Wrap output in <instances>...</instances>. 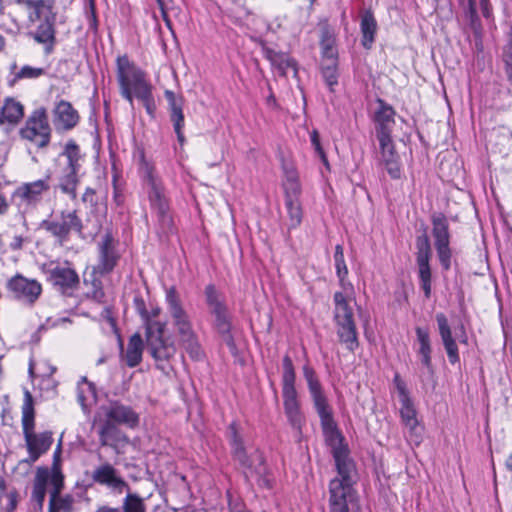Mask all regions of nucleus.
I'll return each instance as SVG.
<instances>
[{
  "instance_id": "nucleus-25",
  "label": "nucleus",
  "mask_w": 512,
  "mask_h": 512,
  "mask_svg": "<svg viewBox=\"0 0 512 512\" xmlns=\"http://www.w3.org/2000/svg\"><path fill=\"white\" fill-rule=\"evenodd\" d=\"M436 322L438 326V332L442 341V344L447 353L449 362L451 364H456L459 362V352L458 346L455 338L452 336V330L448 319L445 314L437 313L436 314Z\"/></svg>"
},
{
  "instance_id": "nucleus-36",
  "label": "nucleus",
  "mask_w": 512,
  "mask_h": 512,
  "mask_svg": "<svg viewBox=\"0 0 512 512\" xmlns=\"http://www.w3.org/2000/svg\"><path fill=\"white\" fill-rule=\"evenodd\" d=\"M416 336L419 343L418 354L421 356L422 364L430 371H433L431 361V342L429 332L421 327L416 328Z\"/></svg>"
},
{
  "instance_id": "nucleus-52",
  "label": "nucleus",
  "mask_w": 512,
  "mask_h": 512,
  "mask_svg": "<svg viewBox=\"0 0 512 512\" xmlns=\"http://www.w3.org/2000/svg\"><path fill=\"white\" fill-rule=\"evenodd\" d=\"M311 143L313 145V147L315 148L316 152L320 155V157L322 158V160L324 162H326V157H325V154H324V151L321 147V144H320V138H319V134L316 130H314L312 133H311Z\"/></svg>"
},
{
  "instance_id": "nucleus-57",
  "label": "nucleus",
  "mask_w": 512,
  "mask_h": 512,
  "mask_svg": "<svg viewBox=\"0 0 512 512\" xmlns=\"http://www.w3.org/2000/svg\"><path fill=\"white\" fill-rule=\"evenodd\" d=\"M9 209V204L6 200V198L0 194V215H4L7 213Z\"/></svg>"
},
{
  "instance_id": "nucleus-34",
  "label": "nucleus",
  "mask_w": 512,
  "mask_h": 512,
  "mask_svg": "<svg viewBox=\"0 0 512 512\" xmlns=\"http://www.w3.org/2000/svg\"><path fill=\"white\" fill-rule=\"evenodd\" d=\"M361 33H362V45L366 49H370L377 31V22L370 10L364 12L361 17Z\"/></svg>"
},
{
  "instance_id": "nucleus-35",
  "label": "nucleus",
  "mask_w": 512,
  "mask_h": 512,
  "mask_svg": "<svg viewBox=\"0 0 512 512\" xmlns=\"http://www.w3.org/2000/svg\"><path fill=\"white\" fill-rule=\"evenodd\" d=\"M144 343L139 333L133 334L128 342L125 360L127 366L136 367L142 361Z\"/></svg>"
},
{
  "instance_id": "nucleus-16",
  "label": "nucleus",
  "mask_w": 512,
  "mask_h": 512,
  "mask_svg": "<svg viewBox=\"0 0 512 512\" xmlns=\"http://www.w3.org/2000/svg\"><path fill=\"white\" fill-rule=\"evenodd\" d=\"M416 264L418 268V277L420 286L424 292L425 297L428 299L431 296L432 287V272L430 266V259L432 250L429 237L424 231L416 238Z\"/></svg>"
},
{
  "instance_id": "nucleus-33",
  "label": "nucleus",
  "mask_w": 512,
  "mask_h": 512,
  "mask_svg": "<svg viewBox=\"0 0 512 512\" xmlns=\"http://www.w3.org/2000/svg\"><path fill=\"white\" fill-rule=\"evenodd\" d=\"M283 189L285 196H300L301 184L299 182L298 172L292 164L283 163Z\"/></svg>"
},
{
  "instance_id": "nucleus-38",
  "label": "nucleus",
  "mask_w": 512,
  "mask_h": 512,
  "mask_svg": "<svg viewBox=\"0 0 512 512\" xmlns=\"http://www.w3.org/2000/svg\"><path fill=\"white\" fill-rule=\"evenodd\" d=\"M23 106L14 99H7L1 108L0 122L17 123L23 117Z\"/></svg>"
},
{
  "instance_id": "nucleus-10",
  "label": "nucleus",
  "mask_w": 512,
  "mask_h": 512,
  "mask_svg": "<svg viewBox=\"0 0 512 512\" xmlns=\"http://www.w3.org/2000/svg\"><path fill=\"white\" fill-rule=\"evenodd\" d=\"M206 303L210 313L214 316V327L222 336L223 341L231 351L236 349V345L231 335V316L224 302L223 296L216 290L215 286L209 284L205 288Z\"/></svg>"
},
{
  "instance_id": "nucleus-64",
  "label": "nucleus",
  "mask_w": 512,
  "mask_h": 512,
  "mask_svg": "<svg viewBox=\"0 0 512 512\" xmlns=\"http://www.w3.org/2000/svg\"><path fill=\"white\" fill-rule=\"evenodd\" d=\"M4 162H5V158L3 155L0 154V167L3 166Z\"/></svg>"
},
{
  "instance_id": "nucleus-50",
  "label": "nucleus",
  "mask_w": 512,
  "mask_h": 512,
  "mask_svg": "<svg viewBox=\"0 0 512 512\" xmlns=\"http://www.w3.org/2000/svg\"><path fill=\"white\" fill-rule=\"evenodd\" d=\"M97 274H93V279L91 280V285L93 290L89 293V295L97 302H102L105 293L102 288V283L99 279L96 278Z\"/></svg>"
},
{
  "instance_id": "nucleus-12",
  "label": "nucleus",
  "mask_w": 512,
  "mask_h": 512,
  "mask_svg": "<svg viewBox=\"0 0 512 512\" xmlns=\"http://www.w3.org/2000/svg\"><path fill=\"white\" fill-rule=\"evenodd\" d=\"M165 327L166 324L160 322L149 324L145 329L147 349L157 362L169 360L176 352L173 340L164 335Z\"/></svg>"
},
{
  "instance_id": "nucleus-7",
  "label": "nucleus",
  "mask_w": 512,
  "mask_h": 512,
  "mask_svg": "<svg viewBox=\"0 0 512 512\" xmlns=\"http://www.w3.org/2000/svg\"><path fill=\"white\" fill-rule=\"evenodd\" d=\"M116 75L121 96L133 107L134 94L151 85L143 70L129 60L127 55L116 59Z\"/></svg>"
},
{
  "instance_id": "nucleus-15",
  "label": "nucleus",
  "mask_w": 512,
  "mask_h": 512,
  "mask_svg": "<svg viewBox=\"0 0 512 512\" xmlns=\"http://www.w3.org/2000/svg\"><path fill=\"white\" fill-rule=\"evenodd\" d=\"M43 269L48 281L62 293L74 290L79 285V276L68 261H52L45 264Z\"/></svg>"
},
{
  "instance_id": "nucleus-4",
  "label": "nucleus",
  "mask_w": 512,
  "mask_h": 512,
  "mask_svg": "<svg viewBox=\"0 0 512 512\" xmlns=\"http://www.w3.org/2000/svg\"><path fill=\"white\" fill-rule=\"evenodd\" d=\"M139 171L148 186L150 206L157 216L159 227L163 233L169 232L173 226L169 204L161 182L154 173V167L146 160L143 152L140 153Z\"/></svg>"
},
{
  "instance_id": "nucleus-26",
  "label": "nucleus",
  "mask_w": 512,
  "mask_h": 512,
  "mask_svg": "<svg viewBox=\"0 0 512 512\" xmlns=\"http://www.w3.org/2000/svg\"><path fill=\"white\" fill-rule=\"evenodd\" d=\"M377 104L378 108L374 113L375 135L376 137L391 135L395 126V111L382 99H378Z\"/></svg>"
},
{
  "instance_id": "nucleus-47",
  "label": "nucleus",
  "mask_w": 512,
  "mask_h": 512,
  "mask_svg": "<svg viewBox=\"0 0 512 512\" xmlns=\"http://www.w3.org/2000/svg\"><path fill=\"white\" fill-rule=\"evenodd\" d=\"M133 303H134V307H135L136 311L141 316V319L143 321L145 329H147L149 324L160 323V321L151 320L150 314L146 309L145 302L142 297H140V296L134 297Z\"/></svg>"
},
{
  "instance_id": "nucleus-41",
  "label": "nucleus",
  "mask_w": 512,
  "mask_h": 512,
  "mask_svg": "<svg viewBox=\"0 0 512 512\" xmlns=\"http://www.w3.org/2000/svg\"><path fill=\"white\" fill-rule=\"evenodd\" d=\"M78 171L66 170L65 175H63L60 180L58 187L59 189L69 195L72 200L77 198V185H78Z\"/></svg>"
},
{
  "instance_id": "nucleus-55",
  "label": "nucleus",
  "mask_w": 512,
  "mask_h": 512,
  "mask_svg": "<svg viewBox=\"0 0 512 512\" xmlns=\"http://www.w3.org/2000/svg\"><path fill=\"white\" fill-rule=\"evenodd\" d=\"M174 130L177 135L178 141L183 144L185 141L184 135L182 133V128L184 127V122H179V125H177V122H173Z\"/></svg>"
},
{
  "instance_id": "nucleus-13",
  "label": "nucleus",
  "mask_w": 512,
  "mask_h": 512,
  "mask_svg": "<svg viewBox=\"0 0 512 512\" xmlns=\"http://www.w3.org/2000/svg\"><path fill=\"white\" fill-rule=\"evenodd\" d=\"M432 235L434 245L438 254L440 264L444 270L451 267L452 252L450 249L449 222L443 213H433L431 215Z\"/></svg>"
},
{
  "instance_id": "nucleus-30",
  "label": "nucleus",
  "mask_w": 512,
  "mask_h": 512,
  "mask_svg": "<svg viewBox=\"0 0 512 512\" xmlns=\"http://www.w3.org/2000/svg\"><path fill=\"white\" fill-rule=\"evenodd\" d=\"M126 492V496L122 501V507H111L102 505L95 512H146L144 499L137 493H132L130 489Z\"/></svg>"
},
{
  "instance_id": "nucleus-31",
  "label": "nucleus",
  "mask_w": 512,
  "mask_h": 512,
  "mask_svg": "<svg viewBox=\"0 0 512 512\" xmlns=\"http://www.w3.org/2000/svg\"><path fill=\"white\" fill-rule=\"evenodd\" d=\"M265 57L275 66L282 76H286L291 69L293 74H297L296 61L286 53L277 52L270 48H264Z\"/></svg>"
},
{
  "instance_id": "nucleus-3",
  "label": "nucleus",
  "mask_w": 512,
  "mask_h": 512,
  "mask_svg": "<svg viewBox=\"0 0 512 512\" xmlns=\"http://www.w3.org/2000/svg\"><path fill=\"white\" fill-rule=\"evenodd\" d=\"M27 14L28 25L35 28L32 33L36 42L46 45L50 52L55 42L56 12L54 0H14Z\"/></svg>"
},
{
  "instance_id": "nucleus-9",
  "label": "nucleus",
  "mask_w": 512,
  "mask_h": 512,
  "mask_svg": "<svg viewBox=\"0 0 512 512\" xmlns=\"http://www.w3.org/2000/svg\"><path fill=\"white\" fill-rule=\"evenodd\" d=\"M282 368V395L285 414L292 427L300 430L302 414L300 412L297 391L295 388L296 375L293 362L288 355L283 357Z\"/></svg>"
},
{
  "instance_id": "nucleus-46",
  "label": "nucleus",
  "mask_w": 512,
  "mask_h": 512,
  "mask_svg": "<svg viewBox=\"0 0 512 512\" xmlns=\"http://www.w3.org/2000/svg\"><path fill=\"white\" fill-rule=\"evenodd\" d=\"M503 61L505 63L507 77L512 81V23L508 35V42L503 50Z\"/></svg>"
},
{
  "instance_id": "nucleus-18",
  "label": "nucleus",
  "mask_w": 512,
  "mask_h": 512,
  "mask_svg": "<svg viewBox=\"0 0 512 512\" xmlns=\"http://www.w3.org/2000/svg\"><path fill=\"white\" fill-rule=\"evenodd\" d=\"M105 419L115 425H123L130 429H135L139 426V414L128 405L120 401H112L109 405L102 408Z\"/></svg>"
},
{
  "instance_id": "nucleus-14",
  "label": "nucleus",
  "mask_w": 512,
  "mask_h": 512,
  "mask_svg": "<svg viewBox=\"0 0 512 512\" xmlns=\"http://www.w3.org/2000/svg\"><path fill=\"white\" fill-rule=\"evenodd\" d=\"M303 375L307 382L315 409L321 419L322 426L324 428H332L334 424L332 410L327 402L326 396L323 393L322 386L314 369L309 365H305L303 367Z\"/></svg>"
},
{
  "instance_id": "nucleus-54",
  "label": "nucleus",
  "mask_w": 512,
  "mask_h": 512,
  "mask_svg": "<svg viewBox=\"0 0 512 512\" xmlns=\"http://www.w3.org/2000/svg\"><path fill=\"white\" fill-rule=\"evenodd\" d=\"M25 242V238L22 235H15L9 245L10 249L13 251L20 250L23 247Z\"/></svg>"
},
{
  "instance_id": "nucleus-61",
  "label": "nucleus",
  "mask_w": 512,
  "mask_h": 512,
  "mask_svg": "<svg viewBox=\"0 0 512 512\" xmlns=\"http://www.w3.org/2000/svg\"><path fill=\"white\" fill-rule=\"evenodd\" d=\"M10 504H11V508L14 509L16 506V501H15V498L13 495H11V497H10Z\"/></svg>"
},
{
  "instance_id": "nucleus-45",
  "label": "nucleus",
  "mask_w": 512,
  "mask_h": 512,
  "mask_svg": "<svg viewBox=\"0 0 512 512\" xmlns=\"http://www.w3.org/2000/svg\"><path fill=\"white\" fill-rule=\"evenodd\" d=\"M134 96L143 103L146 112L150 116H153L156 109V105L152 94V86H147L146 88L135 93Z\"/></svg>"
},
{
  "instance_id": "nucleus-2",
  "label": "nucleus",
  "mask_w": 512,
  "mask_h": 512,
  "mask_svg": "<svg viewBox=\"0 0 512 512\" xmlns=\"http://www.w3.org/2000/svg\"><path fill=\"white\" fill-rule=\"evenodd\" d=\"M35 412L32 394L29 390L24 391V401L22 405V429L25 445L28 451V457L20 460L17 468H24L29 471L32 465L38 459L47 453L53 444L52 432L44 431L36 433Z\"/></svg>"
},
{
  "instance_id": "nucleus-8",
  "label": "nucleus",
  "mask_w": 512,
  "mask_h": 512,
  "mask_svg": "<svg viewBox=\"0 0 512 512\" xmlns=\"http://www.w3.org/2000/svg\"><path fill=\"white\" fill-rule=\"evenodd\" d=\"M40 228L55 239V243L63 246L70 239L72 232L83 236L84 224L76 209L62 210L55 217L44 219Z\"/></svg>"
},
{
  "instance_id": "nucleus-44",
  "label": "nucleus",
  "mask_w": 512,
  "mask_h": 512,
  "mask_svg": "<svg viewBox=\"0 0 512 512\" xmlns=\"http://www.w3.org/2000/svg\"><path fill=\"white\" fill-rule=\"evenodd\" d=\"M181 341L186 349V351L190 354L192 359L199 360L203 356V352L201 350L200 344L198 342L197 336L193 330L190 331L189 335H179Z\"/></svg>"
},
{
  "instance_id": "nucleus-5",
  "label": "nucleus",
  "mask_w": 512,
  "mask_h": 512,
  "mask_svg": "<svg viewBox=\"0 0 512 512\" xmlns=\"http://www.w3.org/2000/svg\"><path fill=\"white\" fill-rule=\"evenodd\" d=\"M229 431L231 434L233 456L242 466L246 480L255 479L258 485L271 488L268 468L262 453L258 450H254L249 455L247 454L235 423L230 424Z\"/></svg>"
},
{
  "instance_id": "nucleus-21",
  "label": "nucleus",
  "mask_w": 512,
  "mask_h": 512,
  "mask_svg": "<svg viewBox=\"0 0 512 512\" xmlns=\"http://www.w3.org/2000/svg\"><path fill=\"white\" fill-rule=\"evenodd\" d=\"M98 252L99 261L93 267L92 274L104 275L110 273L116 266L119 258L114 239L110 234H106L99 242Z\"/></svg>"
},
{
  "instance_id": "nucleus-62",
  "label": "nucleus",
  "mask_w": 512,
  "mask_h": 512,
  "mask_svg": "<svg viewBox=\"0 0 512 512\" xmlns=\"http://www.w3.org/2000/svg\"><path fill=\"white\" fill-rule=\"evenodd\" d=\"M109 322L114 330H116V322L112 317H109Z\"/></svg>"
},
{
  "instance_id": "nucleus-1",
  "label": "nucleus",
  "mask_w": 512,
  "mask_h": 512,
  "mask_svg": "<svg viewBox=\"0 0 512 512\" xmlns=\"http://www.w3.org/2000/svg\"><path fill=\"white\" fill-rule=\"evenodd\" d=\"M332 454L337 476L329 483V512H352L357 507V470L338 432L331 435Z\"/></svg>"
},
{
  "instance_id": "nucleus-23",
  "label": "nucleus",
  "mask_w": 512,
  "mask_h": 512,
  "mask_svg": "<svg viewBox=\"0 0 512 512\" xmlns=\"http://www.w3.org/2000/svg\"><path fill=\"white\" fill-rule=\"evenodd\" d=\"M50 189L49 177L28 182L20 185L14 192L13 197L19 199L26 205H36L41 201L45 192Z\"/></svg>"
},
{
  "instance_id": "nucleus-58",
  "label": "nucleus",
  "mask_w": 512,
  "mask_h": 512,
  "mask_svg": "<svg viewBox=\"0 0 512 512\" xmlns=\"http://www.w3.org/2000/svg\"><path fill=\"white\" fill-rule=\"evenodd\" d=\"M505 466L508 470L512 471V454L506 459Z\"/></svg>"
},
{
  "instance_id": "nucleus-19",
  "label": "nucleus",
  "mask_w": 512,
  "mask_h": 512,
  "mask_svg": "<svg viewBox=\"0 0 512 512\" xmlns=\"http://www.w3.org/2000/svg\"><path fill=\"white\" fill-rule=\"evenodd\" d=\"M376 139L379 143L378 155L380 164L385 167L391 178H400V156L395 149L391 135L378 136Z\"/></svg>"
},
{
  "instance_id": "nucleus-6",
  "label": "nucleus",
  "mask_w": 512,
  "mask_h": 512,
  "mask_svg": "<svg viewBox=\"0 0 512 512\" xmlns=\"http://www.w3.org/2000/svg\"><path fill=\"white\" fill-rule=\"evenodd\" d=\"M333 301L334 321L339 340L350 352H354L359 343L351 301L342 292H335Z\"/></svg>"
},
{
  "instance_id": "nucleus-20",
  "label": "nucleus",
  "mask_w": 512,
  "mask_h": 512,
  "mask_svg": "<svg viewBox=\"0 0 512 512\" xmlns=\"http://www.w3.org/2000/svg\"><path fill=\"white\" fill-rule=\"evenodd\" d=\"M92 480L100 485L122 494L129 490L128 483L119 475L118 471L108 462L96 467L91 475Z\"/></svg>"
},
{
  "instance_id": "nucleus-49",
  "label": "nucleus",
  "mask_w": 512,
  "mask_h": 512,
  "mask_svg": "<svg viewBox=\"0 0 512 512\" xmlns=\"http://www.w3.org/2000/svg\"><path fill=\"white\" fill-rule=\"evenodd\" d=\"M322 75L326 84L332 88L338 82L337 71L335 64L323 66Z\"/></svg>"
},
{
  "instance_id": "nucleus-17",
  "label": "nucleus",
  "mask_w": 512,
  "mask_h": 512,
  "mask_svg": "<svg viewBox=\"0 0 512 512\" xmlns=\"http://www.w3.org/2000/svg\"><path fill=\"white\" fill-rule=\"evenodd\" d=\"M166 303L172 317L173 324L179 335H189L193 330L187 311L184 309L181 297L175 287L166 289Z\"/></svg>"
},
{
  "instance_id": "nucleus-32",
  "label": "nucleus",
  "mask_w": 512,
  "mask_h": 512,
  "mask_svg": "<svg viewBox=\"0 0 512 512\" xmlns=\"http://www.w3.org/2000/svg\"><path fill=\"white\" fill-rule=\"evenodd\" d=\"M285 207L287 210L286 225L289 230L297 228L303 219V209L300 196H285Z\"/></svg>"
},
{
  "instance_id": "nucleus-48",
  "label": "nucleus",
  "mask_w": 512,
  "mask_h": 512,
  "mask_svg": "<svg viewBox=\"0 0 512 512\" xmlns=\"http://www.w3.org/2000/svg\"><path fill=\"white\" fill-rule=\"evenodd\" d=\"M45 69L25 65L15 73V79H36L44 75Z\"/></svg>"
},
{
  "instance_id": "nucleus-28",
  "label": "nucleus",
  "mask_w": 512,
  "mask_h": 512,
  "mask_svg": "<svg viewBox=\"0 0 512 512\" xmlns=\"http://www.w3.org/2000/svg\"><path fill=\"white\" fill-rule=\"evenodd\" d=\"M400 402V415L403 424L409 430V439L418 445L422 440L423 428L416 418V411L410 399H407V401L401 400Z\"/></svg>"
},
{
  "instance_id": "nucleus-56",
  "label": "nucleus",
  "mask_w": 512,
  "mask_h": 512,
  "mask_svg": "<svg viewBox=\"0 0 512 512\" xmlns=\"http://www.w3.org/2000/svg\"><path fill=\"white\" fill-rule=\"evenodd\" d=\"M95 191L92 188H87L82 196L84 202L92 203L94 201Z\"/></svg>"
},
{
  "instance_id": "nucleus-29",
  "label": "nucleus",
  "mask_w": 512,
  "mask_h": 512,
  "mask_svg": "<svg viewBox=\"0 0 512 512\" xmlns=\"http://www.w3.org/2000/svg\"><path fill=\"white\" fill-rule=\"evenodd\" d=\"M50 484L52 488L50 490L48 512H71L74 503L73 497L69 494L61 496L64 481L52 482Z\"/></svg>"
},
{
  "instance_id": "nucleus-39",
  "label": "nucleus",
  "mask_w": 512,
  "mask_h": 512,
  "mask_svg": "<svg viewBox=\"0 0 512 512\" xmlns=\"http://www.w3.org/2000/svg\"><path fill=\"white\" fill-rule=\"evenodd\" d=\"M61 156L66 157L67 159V168L66 170L79 171L80 168V160L81 153L79 146L75 143L74 140H69L64 147Z\"/></svg>"
},
{
  "instance_id": "nucleus-53",
  "label": "nucleus",
  "mask_w": 512,
  "mask_h": 512,
  "mask_svg": "<svg viewBox=\"0 0 512 512\" xmlns=\"http://www.w3.org/2000/svg\"><path fill=\"white\" fill-rule=\"evenodd\" d=\"M157 2L164 17H166L168 11L174 9L173 0H157Z\"/></svg>"
},
{
  "instance_id": "nucleus-24",
  "label": "nucleus",
  "mask_w": 512,
  "mask_h": 512,
  "mask_svg": "<svg viewBox=\"0 0 512 512\" xmlns=\"http://www.w3.org/2000/svg\"><path fill=\"white\" fill-rule=\"evenodd\" d=\"M98 435L100 445L103 447H111L118 451L119 446L129 442L126 434L115 423L104 419L98 426Z\"/></svg>"
},
{
  "instance_id": "nucleus-60",
  "label": "nucleus",
  "mask_w": 512,
  "mask_h": 512,
  "mask_svg": "<svg viewBox=\"0 0 512 512\" xmlns=\"http://www.w3.org/2000/svg\"><path fill=\"white\" fill-rule=\"evenodd\" d=\"M6 45V40L3 35L0 34V52L4 49Z\"/></svg>"
},
{
  "instance_id": "nucleus-51",
  "label": "nucleus",
  "mask_w": 512,
  "mask_h": 512,
  "mask_svg": "<svg viewBox=\"0 0 512 512\" xmlns=\"http://www.w3.org/2000/svg\"><path fill=\"white\" fill-rule=\"evenodd\" d=\"M394 384H395L396 389H397V391L399 393L400 401L401 400L407 401V399H410L409 395H408V391L406 389L405 382L401 379L399 374H395V376H394Z\"/></svg>"
},
{
  "instance_id": "nucleus-59",
  "label": "nucleus",
  "mask_w": 512,
  "mask_h": 512,
  "mask_svg": "<svg viewBox=\"0 0 512 512\" xmlns=\"http://www.w3.org/2000/svg\"><path fill=\"white\" fill-rule=\"evenodd\" d=\"M149 314H150L151 320H154V318L158 317V315L160 314V309L159 308L153 309L151 312H149Z\"/></svg>"
},
{
  "instance_id": "nucleus-27",
  "label": "nucleus",
  "mask_w": 512,
  "mask_h": 512,
  "mask_svg": "<svg viewBox=\"0 0 512 512\" xmlns=\"http://www.w3.org/2000/svg\"><path fill=\"white\" fill-rule=\"evenodd\" d=\"M79 121L78 112L70 102L61 100L53 110V123L57 130H71Z\"/></svg>"
},
{
  "instance_id": "nucleus-43",
  "label": "nucleus",
  "mask_w": 512,
  "mask_h": 512,
  "mask_svg": "<svg viewBox=\"0 0 512 512\" xmlns=\"http://www.w3.org/2000/svg\"><path fill=\"white\" fill-rule=\"evenodd\" d=\"M62 440L60 439L58 445L53 453V460L50 472V483L64 481V475L62 473Z\"/></svg>"
},
{
  "instance_id": "nucleus-63",
  "label": "nucleus",
  "mask_w": 512,
  "mask_h": 512,
  "mask_svg": "<svg viewBox=\"0 0 512 512\" xmlns=\"http://www.w3.org/2000/svg\"><path fill=\"white\" fill-rule=\"evenodd\" d=\"M5 489V483L3 481V479L0 478V492H3Z\"/></svg>"
},
{
  "instance_id": "nucleus-37",
  "label": "nucleus",
  "mask_w": 512,
  "mask_h": 512,
  "mask_svg": "<svg viewBox=\"0 0 512 512\" xmlns=\"http://www.w3.org/2000/svg\"><path fill=\"white\" fill-rule=\"evenodd\" d=\"M50 472L47 467H38L33 485L32 497L40 505H43L46 496V485L50 482Z\"/></svg>"
},
{
  "instance_id": "nucleus-22",
  "label": "nucleus",
  "mask_w": 512,
  "mask_h": 512,
  "mask_svg": "<svg viewBox=\"0 0 512 512\" xmlns=\"http://www.w3.org/2000/svg\"><path fill=\"white\" fill-rule=\"evenodd\" d=\"M7 286L15 298L27 303L35 302L42 291L39 282L27 279L19 274L11 278Z\"/></svg>"
},
{
  "instance_id": "nucleus-42",
  "label": "nucleus",
  "mask_w": 512,
  "mask_h": 512,
  "mask_svg": "<svg viewBox=\"0 0 512 512\" xmlns=\"http://www.w3.org/2000/svg\"><path fill=\"white\" fill-rule=\"evenodd\" d=\"M334 262H335L336 273L339 278L340 285L343 287V289H346L347 285L351 286V284L346 282V277L348 275V268L346 266L345 259H344L343 246L340 244L336 245V247H335Z\"/></svg>"
},
{
  "instance_id": "nucleus-11",
  "label": "nucleus",
  "mask_w": 512,
  "mask_h": 512,
  "mask_svg": "<svg viewBox=\"0 0 512 512\" xmlns=\"http://www.w3.org/2000/svg\"><path fill=\"white\" fill-rule=\"evenodd\" d=\"M51 133L47 110L44 107L35 109L19 130L21 139L28 141L38 149L46 148L49 145Z\"/></svg>"
},
{
  "instance_id": "nucleus-40",
  "label": "nucleus",
  "mask_w": 512,
  "mask_h": 512,
  "mask_svg": "<svg viewBox=\"0 0 512 512\" xmlns=\"http://www.w3.org/2000/svg\"><path fill=\"white\" fill-rule=\"evenodd\" d=\"M164 94L169 104L171 121L179 125V122H184L183 99L171 90H166Z\"/></svg>"
}]
</instances>
